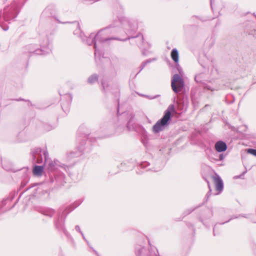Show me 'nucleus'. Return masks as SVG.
Instances as JSON below:
<instances>
[{
	"mask_svg": "<svg viewBox=\"0 0 256 256\" xmlns=\"http://www.w3.org/2000/svg\"><path fill=\"white\" fill-rule=\"evenodd\" d=\"M173 110V106H170L166 110L163 117L154 126L153 132L158 133L162 131L164 126L167 124L168 121L170 118L171 110Z\"/></svg>",
	"mask_w": 256,
	"mask_h": 256,
	"instance_id": "obj_1",
	"label": "nucleus"
},
{
	"mask_svg": "<svg viewBox=\"0 0 256 256\" xmlns=\"http://www.w3.org/2000/svg\"><path fill=\"white\" fill-rule=\"evenodd\" d=\"M184 86V82L178 74H174L172 80V88L175 92L180 91Z\"/></svg>",
	"mask_w": 256,
	"mask_h": 256,
	"instance_id": "obj_2",
	"label": "nucleus"
},
{
	"mask_svg": "<svg viewBox=\"0 0 256 256\" xmlns=\"http://www.w3.org/2000/svg\"><path fill=\"white\" fill-rule=\"evenodd\" d=\"M102 32H98V34L95 36L94 40H92V42H91L88 43V44L90 45L92 44V43L94 42V48L96 49L95 50V56H96L97 54L98 53V51L97 50V46L96 44L98 42H103L104 41V38L100 39V36L102 35ZM90 38L93 39L94 38V36L91 34L89 38Z\"/></svg>",
	"mask_w": 256,
	"mask_h": 256,
	"instance_id": "obj_3",
	"label": "nucleus"
},
{
	"mask_svg": "<svg viewBox=\"0 0 256 256\" xmlns=\"http://www.w3.org/2000/svg\"><path fill=\"white\" fill-rule=\"evenodd\" d=\"M213 180L216 185V190L220 192L224 188V184L222 178L218 175L216 174L213 176Z\"/></svg>",
	"mask_w": 256,
	"mask_h": 256,
	"instance_id": "obj_4",
	"label": "nucleus"
},
{
	"mask_svg": "<svg viewBox=\"0 0 256 256\" xmlns=\"http://www.w3.org/2000/svg\"><path fill=\"white\" fill-rule=\"evenodd\" d=\"M214 146L216 150L218 152H224L227 148L226 142L220 140L216 142Z\"/></svg>",
	"mask_w": 256,
	"mask_h": 256,
	"instance_id": "obj_5",
	"label": "nucleus"
},
{
	"mask_svg": "<svg viewBox=\"0 0 256 256\" xmlns=\"http://www.w3.org/2000/svg\"><path fill=\"white\" fill-rule=\"evenodd\" d=\"M171 58L172 60L176 63H178L179 60V56L178 50L176 48H174L171 52Z\"/></svg>",
	"mask_w": 256,
	"mask_h": 256,
	"instance_id": "obj_6",
	"label": "nucleus"
},
{
	"mask_svg": "<svg viewBox=\"0 0 256 256\" xmlns=\"http://www.w3.org/2000/svg\"><path fill=\"white\" fill-rule=\"evenodd\" d=\"M44 166H36L34 167L33 172L34 174L40 176L42 174V173L44 171Z\"/></svg>",
	"mask_w": 256,
	"mask_h": 256,
	"instance_id": "obj_7",
	"label": "nucleus"
},
{
	"mask_svg": "<svg viewBox=\"0 0 256 256\" xmlns=\"http://www.w3.org/2000/svg\"><path fill=\"white\" fill-rule=\"evenodd\" d=\"M98 78L96 74L92 75L88 79V82L90 84H93L98 80Z\"/></svg>",
	"mask_w": 256,
	"mask_h": 256,
	"instance_id": "obj_8",
	"label": "nucleus"
},
{
	"mask_svg": "<svg viewBox=\"0 0 256 256\" xmlns=\"http://www.w3.org/2000/svg\"><path fill=\"white\" fill-rule=\"evenodd\" d=\"M47 163H48V169L52 171V170H54V168H55L54 164V162H48L46 160L45 164H47Z\"/></svg>",
	"mask_w": 256,
	"mask_h": 256,
	"instance_id": "obj_9",
	"label": "nucleus"
},
{
	"mask_svg": "<svg viewBox=\"0 0 256 256\" xmlns=\"http://www.w3.org/2000/svg\"><path fill=\"white\" fill-rule=\"evenodd\" d=\"M248 153L256 156V150L250 148L248 150Z\"/></svg>",
	"mask_w": 256,
	"mask_h": 256,
	"instance_id": "obj_10",
	"label": "nucleus"
},
{
	"mask_svg": "<svg viewBox=\"0 0 256 256\" xmlns=\"http://www.w3.org/2000/svg\"><path fill=\"white\" fill-rule=\"evenodd\" d=\"M102 85L103 86L104 90L106 86H108V84H107L106 82L104 81V82H102Z\"/></svg>",
	"mask_w": 256,
	"mask_h": 256,
	"instance_id": "obj_11",
	"label": "nucleus"
},
{
	"mask_svg": "<svg viewBox=\"0 0 256 256\" xmlns=\"http://www.w3.org/2000/svg\"><path fill=\"white\" fill-rule=\"evenodd\" d=\"M76 230L80 232V228L79 226H76Z\"/></svg>",
	"mask_w": 256,
	"mask_h": 256,
	"instance_id": "obj_12",
	"label": "nucleus"
},
{
	"mask_svg": "<svg viewBox=\"0 0 256 256\" xmlns=\"http://www.w3.org/2000/svg\"><path fill=\"white\" fill-rule=\"evenodd\" d=\"M66 96L70 99V100H72V98L70 94H68Z\"/></svg>",
	"mask_w": 256,
	"mask_h": 256,
	"instance_id": "obj_13",
	"label": "nucleus"
},
{
	"mask_svg": "<svg viewBox=\"0 0 256 256\" xmlns=\"http://www.w3.org/2000/svg\"><path fill=\"white\" fill-rule=\"evenodd\" d=\"M220 159L221 160H222L223 159V156L222 155L220 156Z\"/></svg>",
	"mask_w": 256,
	"mask_h": 256,
	"instance_id": "obj_14",
	"label": "nucleus"
},
{
	"mask_svg": "<svg viewBox=\"0 0 256 256\" xmlns=\"http://www.w3.org/2000/svg\"><path fill=\"white\" fill-rule=\"evenodd\" d=\"M62 108H64V105H62Z\"/></svg>",
	"mask_w": 256,
	"mask_h": 256,
	"instance_id": "obj_15",
	"label": "nucleus"
}]
</instances>
